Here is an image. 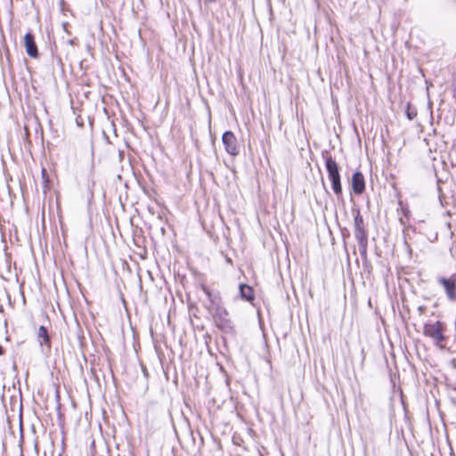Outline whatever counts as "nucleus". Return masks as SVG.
Here are the masks:
<instances>
[{"mask_svg": "<svg viewBox=\"0 0 456 456\" xmlns=\"http://www.w3.org/2000/svg\"><path fill=\"white\" fill-rule=\"evenodd\" d=\"M201 289L214 307V309L209 310L213 314L216 323L221 328L227 327L229 323L228 313L224 307L219 305V297L213 295L211 290L205 284L201 285Z\"/></svg>", "mask_w": 456, "mask_h": 456, "instance_id": "f257e3e1", "label": "nucleus"}, {"mask_svg": "<svg viewBox=\"0 0 456 456\" xmlns=\"http://www.w3.org/2000/svg\"><path fill=\"white\" fill-rule=\"evenodd\" d=\"M445 330L446 325L440 321L428 322L423 326L424 336L431 338L434 345L441 349L445 347L444 343L446 340Z\"/></svg>", "mask_w": 456, "mask_h": 456, "instance_id": "f03ea898", "label": "nucleus"}, {"mask_svg": "<svg viewBox=\"0 0 456 456\" xmlns=\"http://www.w3.org/2000/svg\"><path fill=\"white\" fill-rule=\"evenodd\" d=\"M354 237L359 244L361 254H365L368 247V233L365 229L363 217L362 216L359 209L355 211L354 217Z\"/></svg>", "mask_w": 456, "mask_h": 456, "instance_id": "7ed1b4c3", "label": "nucleus"}, {"mask_svg": "<svg viewBox=\"0 0 456 456\" xmlns=\"http://www.w3.org/2000/svg\"><path fill=\"white\" fill-rule=\"evenodd\" d=\"M325 166L329 178L331 180L332 190L339 197L342 195V186L338 164L331 156H326Z\"/></svg>", "mask_w": 456, "mask_h": 456, "instance_id": "20e7f679", "label": "nucleus"}, {"mask_svg": "<svg viewBox=\"0 0 456 456\" xmlns=\"http://www.w3.org/2000/svg\"><path fill=\"white\" fill-rule=\"evenodd\" d=\"M437 282L444 289L449 300H456V274H452L449 278L438 277Z\"/></svg>", "mask_w": 456, "mask_h": 456, "instance_id": "39448f33", "label": "nucleus"}, {"mask_svg": "<svg viewBox=\"0 0 456 456\" xmlns=\"http://www.w3.org/2000/svg\"><path fill=\"white\" fill-rule=\"evenodd\" d=\"M222 141L227 153H229L232 156H236L239 154V150L237 147V139L232 132H224L222 136Z\"/></svg>", "mask_w": 456, "mask_h": 456, "instance_id": "423d86ee", "label": "nucleus"}, {"mask_svg": "<svg viewBox=\"0 0 456 456\" xmlns=\"http://www.w3.org/2000/svg\"><path fill=\"white\" fill-rule=\"evenodd\" d=\"M352 189L354 194L361 195L365 190V180L362 172L356 171L352 176Z\"/></svg>", "mask_w": 456, "mask_h": 456, "instance_id": "0eeeda50", "label": "nucleus"}, {"mask_svg": "<svg viewBox=\"0 0 456 456\" xmlns=\"http://www.w3.org/2000/svg\"><path fill=\"white\" fill-rule=\"evenodd\" d=\"M24 44L27 54L31 58H37L38 56L37 46L36 45L34 36L31 33H27L25 35Z\"/></svg>", "mask_w": 456, "mask_h": 456, "instance_id": "6e6552de", "label": "nucleus"}, {"mask_svg": "<svg viewBox=\"0 0 456 456\" xmlns=\"http://www.w3.org/2000/svg\"><path fill=\"white\" fill-rule=\"evenodd\" d=\"M37 338L40 346L45 345L47 349L51 347L50 337L48 335L47 329L45 326H40L37 331Z\"/></svg>", "mask_w": 456, "mask_h": 456, "instance_id": "1a4fd4ad", "label": "nucleus"}, {"mask_svg": "<svg viewBox=\"0 0 456 456\" xmlns=\"http://www.w3.org/2000/svg\"><path fill=\"white\" fill-rule=\"evenodd\" d=\"M240 294L241 297L247 301H251L254 299L253 289L246 284L240 285Z\"/></svg>", "mask_w": 456, "mask_h": 456, "instance_id": "9d476101", "label": "nucleus"}, {"mask_svg": "<svg viewBox=\"0 0 456 456\" xmlns=\"http://www.w3.org/2000/svg\"><path fill=\"white\" fill-rule=\"evenodd\" d=\"M417 115V112L414 110H411L410 108L407 110V117L410 120L413 119Z\"/></svg>", "mask_w": 456, "mask_h": 456, "instance_id": "9b49d317", "label": "nucleus"}, {"mask_svg": "<svg viewBox=\"0 0 456 456\" xmlns=\"http://www.w3.org/2000/svg\"><path fill=\"white\" fill-rule=\"evenodd\" d=\"M426 310H427V307L425 305H419L418 307V312H419V315L424 314Z\"/></svg>", "mask_w": 456, "mask_h": 456, "instance_id": "f8f14e48", "label": "nucleus"}, {"mask_svg": "<svg viewBox=\"0 0 456 456\" xmlns=\"http://www.w3.org/2000/svg\"><path fill=\"white\" fill-rule=\"evenodd\" d=\"M206 2H208V3H213L215 0H205Z\"/></svg>", "mask_w": 456, "mask_h": 456, "instance_id": "ddd939ff", "label": "nucleus"}]
</instances>
